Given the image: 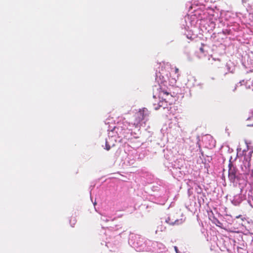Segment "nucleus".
<instances>
[{
	"label": "nucleus",
	"instance_id": "f03ea898",
	"mask_svg": "<svg viewBox=\"0 0 253 253\" xmlns=\"http://www.w3.org/2000/svg\"><path fill=\"white\" fill-rule=\"evenodd\" d=\"M160 95L161 98L165 101L166 102L171 104L172 102L173 96L169 92L163 90L160 92Z\"/></svg>",
	"mask_w": 253,
	"mask_h": 253
},
{
	"label": "nucleus",
	"instance_id": "6e6552de",
	"mask_svg": "<svg viewBox=\"0 0 253 253\" xmlns=\"http://www.w3.org/2000/svg\"><path fill=\"white\" fill-rule=\"evenodd\" d=\"M110 145L109 144H108L106 142V149L108 151L110 150Z\"/></svg>",
	"mask_w": 253,
	"mask_h": 253
},
{
	"label": "nucleus",
	"instance_id": "20e7f679",
	"mask_svg": "<svg viewBox=\"0 0 253 253\" xmlns=\"http://www.w3.org/2000/svg\"><path fill=\"white\" fill-rule=\"evenodd\" d=\"M137 112L141 114V116L143 118V120H144L146 117H148L149 115V112L148 110L145 108L140 109L139 111Z\"/></svg>",
	"mask_w": 253,
	"mask_h": 253
},
{
	"label": "nucleus",
	"instance_id": "7ed1b4c3",
	"mask_svg": "<svg viewBox=\"0 0 253 253\" xmlns=\"http://www.w3.org/2000/svg\"><path fill=\"white\" fill-rule=\"evenodd\" d=\"M134 121L132 125L135 127H137L140 123L143 121V118L141 116V114L138 112L136 113L134 115Z\"/></svg>",
	"mask_w": 253,
	"mask_h": 253
},
{
	"label": "nucleus",
	"instance_id": "9b49d317",
	"mask_svg": "<svg viewBox=\"0 0 253 253\" xmlns=\"http://www.w3.org/2000/svg\"><path fill=\"white\" fill-rule=\"evenodd\" d=\"M241 216V215H239V216H237L236 217V218H239V217H240V216Z\"/></svg>",
	"mask_w": 253,
	"mask_h": 253
},
{
	"label": "nucleus",
	"instance_id": "39448f33",
	"mask_svg": "<svg viewBox=\"0 0 253 253\" xmlns=\"http://www.w3.org/2000/svg\"><path fill=\"white\" fill-rule=\"evenodd\" d=\"M130 126V124L128 122H127L125 119H124L123 120V126H121V127L122 128V129H127L128 127Z\"/></svg>",
	"mask_w": 253,
	"mask_h": 253
},
{
	"label": "nucleus",
	"instance_id": "1a4fd4ad",
	"mask_svg": "<svg viewBox=\"0 0 253 253\" xmlns=\"http://www.w3.org/2000/svg\"><path fill=\"white\" fill-rule=\"evenodd\" d=\"M174 250L176 253H180V252L178 251L177 247L174 246Z\"/></svg>",
	"mask_w": 253,
	"mask_h": 253
},
{
	"label": "nucleus",
	"instance_id": "423d86ee",
	"mask_svg": "<svg viewBox=\"0 0 253 253\" xmlns=\"http://www.w3.org/2000/svg\"><path fill=\"white\" fill-rule=\"evenodd\" d=\"M174 72L175 74H176V77H174V78L175 81L176 82V80L177 79H178L179 77V69H178V68H177V67H175L174 68Z\"/></svg>",
	"mask_w": 253,
	"mask_h": 253
},
{
	"label": "nucleus",
	"instance_id": "0eeeda50",
	"mask_svg": "<svg viewBox=\"0 0 253 253\" xmlns=\"http://www.w3.org/2000/svg\"><path fill=\"white\" fill-rule=\"evenodd\" d=\"M77 222V220L75 217H71L70 220V223L71 226L74 227Z\"/></svg>",
	"mask_w": 253,
	"mask_h": 253
},
{
	"label": "nucleus",
	"instance_id": "9d476101",
	"mask_svg": "<svg viewBox=\"0 0 253 253\" xmlns=\"http://www.w3.org/2000/svg\"><path fill=\"white\" fill-rule=\"evenodd\" d=\"M200 51L202 52V53H204V48L203 47H201L200 48Z\"/></svg>",
	"mask_w": 253,
	"mask_h": 253
},
{
	"label": "nucleus",
	"instance_id": "f257e3e1",
	"mask_svg": "<svg viewBox=\"0 0 253 253\" xmlns=\"http://www.w3.org/2000/svg\"><path fill=\"white\" fill-rule=\"evenodd\" d=\"M228 177L232 182H234L237 177V169L233 166L232 163L230 162L228 165Z\"/></svg>",
	"mask_w": 253,
	"mask_h": 253
}]
</instances>
